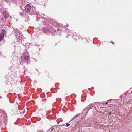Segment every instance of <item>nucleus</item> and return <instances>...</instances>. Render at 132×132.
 Returning a JSON list of instances; mask_svg holds the SVG:
<instances>
[{"label": "nucleus", "instance_id": "f257e3e1", "mask_svg": "<svg viewBox=\"0 0 132 132\" xmlns=\"http://www.w3.org/2000/svg\"><path fill=\"white\" fill-rule=\"evenodd\" d=\"M25 10L26 12H29L30 11L31 8V6L29 4L26 5L25 7Z\"/></svg>", "mask_w": 132, "mask_h": 132}, {"label": "nucleus", "instance_id": "f03ea898", "mask_svg": "<svg viewBox=\"0 0 132 132\" xmlns=\"http://www.w3.org/2000/svg\"><path fill=\"white\" fill-rule=\"evenodd\" d=\"M5 32V31L3 30H2V32L1 33L0 35V42H1L3 39L4 36V34L3 32Z\"/></svg>", "mask_w": 132, "mask_h": 132}, {"label": "nucleus", "instance_id": "7ed1b4c3", "mask_svg": "<svg viewBox=\"0 0 132 132\" xmlns=\"http://www.w3.org/2000/svg\"><path fill=\"white\" fill-rule=\"evenodd\" d=\"M80 115V113H78L76 115L75 117H74L71 120V121L72 120L75 119L76 118H77V117H78Z\"/></svg>", "mask_w": 132, "mask_h": 132}, {"label": "nucleus", "instance_id": "20e7f679", "mask_svg": "<svg viewBox=\"0 0 132 132\" xmlns=\"http://www.w3.org/2000/svg\"><path fill=\"white\" fill-rule=\"evenodd\" d=\"M17 32L16 34V36L17 37H18L20 36V32H19V31L17 30Z\"/></svg>", "mask_w": 132, "mask_h": 132}, {"label": "nucleus", "instance_id": "39448f33", "mask_svg": "<svg viewBox=\"0 0 132 132\" xmlns=\"http://www.w3.org/2000/svg\"><path fill=\"white\" fill-rule=\"evenodd\" d=\"M24 14H25V16H26L27 17H28V15H26V14H25V13H21L20 14V15L21 16H23V15H24Z\"/></svg>", "mask_w": 132, "mask_h": 132}, {"label": "nucleus", "instance_id": "423d86ee", "mask_svg": "<svg viewBox=\"0 0 132 132\" xmlns=\"http://www.w3.org/2000/svg\"><path fill=\"white\" fill-rule=\"evenodd\" d=\"M29 57L28 56H25L24 57V59L25 60H27L29 58Z\"/></svg>", "mask_w": 132, "mask_h": 132}, {"label": "nucleus", "instance_id": "0eeeda50", "mask_svg": "<svg viewBox=\"0 0 132 132\" xmlns=\"http://www.w3.org/2000/svg\"><path fill=\"white\" fill-rule=\"evenodd\" d=\"M44 31L45 32H48V29H45Z\"/></svg>", "mask_w": 132, "mask_h": 132}, {"label": "nucleus", "instance_id": "6e6552de", "mask_svg": "<svg viewBox=\"0 0 132 132\" xmlns=\"http://www.w3.org/2000/svg\"><path fill=\"white\" fill-rule=\"evenodd\" d=\"M70 125V124H69V123H67L66 124V126H67V127H68V126H69V125Z\"/></svg>", "mask_w": 132, "mask_h": 132}, {"label": "nucleus", "instance_id": "1a4fd4ad", "mask_svg": "<svg viewBox=\"0 0 132 132\" xmlns=\"http://www.w3.org/2000/svg\"><path fill=\"white\" fill-rule=\"evenodd\" d=\"M108 114H111V112H109L108 113Z\"/></svg>", "mask_w": 132, "mask_h": 132}, {"label": "nucleus", "instance_id": "9d476101", "mask_svg": "<svg viewBox=\"0 0 132 132\" xmlns=\"http://www.w3.org/2000/svg\"><path fill=\"white\" fill-rule=\"evenodd\" d=\"M108 103V102H107V103H103V104L104 105V104H107Z\"/></svg>", "mask_w": 132, "mask_h": 132}]
</instances>
